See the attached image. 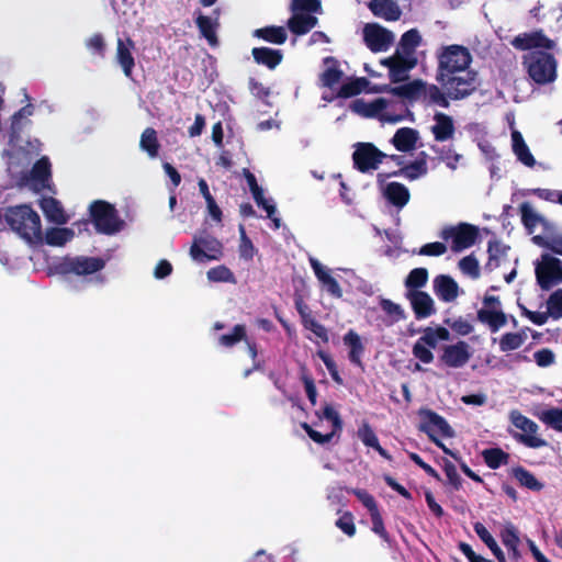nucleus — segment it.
<instances>
[{
    "instance_id": "19",
    "label": "nucleus",
    "mask_w": 562,
    "mask_h": 562,
    "mask_svg": "<svg viewBox=\"0 0 562 562\" xmlns=\"http://www.w3.org/2000/svg\"><path fill=\"white\" fill-rule=\"evenodd\" d=\"M239 341L246 342L249 356L254 360V369H258L259 363L256 362L257 349H256L255 344L250 342L247 339L246 327L244 325L234 326L232 333L224 334V335L220 336V338H218V344L223 347H233L234 345H236Z\"/></svg>"
},
{
    "instance_id": "37",
    "label": "nucleus",
    "mask_w": 562,
    "mask_h": 562,
    "mask_svg": "<svg viewBox=\"0 0 562 562\" xmlns=\"http://www.w3.org/2000/svg\"><path fill=\"white\" fill-rule=\"evenodd\" d=\"M252 35L257 38L276 45L284 44L288 38L285 29L283 26L276 25L256 29Z\"/></svg>"
},
{
    "instance_id": "44",
    "label": "nucleus",
    "mask_w": 562,
    "mask_h": 562,
    "mask_svg": "<svg viewBox=\"0 0 562 562\" xmlns=\"http://www.w3.org/2000/svg\"><path fill=\"white\" fill-rule=\"evenodd\" d=\"M527 340V334L525 331L506 333L499 340V349L503 352L514 351L519 349Z\"/></svg>"
},
{
    "instance_id": "54",
    "label": "nucleus",
    "mask_w": 562,
    "mask_h": 562,
    "mask_svg": "<svg viewBox=\"0 0 562 562\" xmlns=\"http://www.w3.org/2000/svg\"><path fill=\"white\" fill-rule=\"evenodd\" d=\"M432 150L438 154L439 158L446 162L450 169H456L458 162L461 159V155L456 153L452 146H442L441 148L431 147Z\"/></svg>"
},
{
    "instance_id": "47",
    "label": "nucleus",
    "mask_w": 562,
    "mask_h": 562,
    "mask_svg": "<svg viewBox=\"0 0 562 562\" xmlns=\"http://www.w3.org/2000/svg\"><path fill=\"white\" fill-rule=\"evenodd\" d=\"M538 418L554 430L562 431V406L543 409Z\"/></svg>"
},
{
    "instance_id": "15",
    "label": "nucleus",
    "mask_w": 562,
    "mask_h": 562,
    "mask_svg": "<svg viewBox=\"0 0 562 562\" xmlns=\"http://www.w3.org/2000/svg\"><path fill=\"white\" fill-rule=\"evenodd\" d=\"M472 357V348L465 341L447 345L440 356L441 362L449 368L459 369L464 367Z\"/></svg>"
},
{
    "instance_id": "46",
    "label": "nucleus",
    "mask_w": 562,
    "mask_h": 562,
    "mask_svg": "<svg viewBox=\"0 0 562 562\" xmlns=\"http://www.w3.org/2000/svg\"><path fill=\"white\" fill-rule=\"evenodd\" d=\"M502 542L504 546L510 551L514 559H518L520 557V552L518 550L519 537L512 524H507L501 533Z\"/></svg>"
},
{
    "instance_id": "9",
    "label": "nucleus",
    "mask_w": 562,
    "mask_h": 562,
    "mask_svg": "<svg viewBox=\"0 0 562 562\" xmlns=\"http://www.w3.org/2000/svg\"><path fill=\"white\" fill-rule=\"evenodd\" d=\"M510 423L520 430L516 438L529 448H541L547 446V441L538 436L539 426L518 411H512L509 414Z\"/></svg>"
},
{
    "instance_id": "64",
    "label": "nucleus",
    "mask_w": 562,
    "mask_h": 562,
    "mask_svg": "<svg viewBox=\"0 0 562 562\" xmlns=\"http://www.w3.org/2000/svg\"><path fill=\"white\" fill-rule=\"evenodd\" d=\"M446 251H447L446 244H443L441 241H435V243H428V244L424 245L419 250V255L437 257V256H441V255L446 254Z\"/></svg>"
},
{
    "instance_id": "16",
    "label": "nucleus",
    "mask_w": 562,
    "mask_h": 562,
    "mask_svg": "<svg viewBox=\"0 0 562 562\" xmlns=\"http://www.w3.org/2000/svg\"><path fill=\"white\" fill-rule=\"evenodd\" d=\"M420 429L425 431L431 440L436 439V435L440 434L446 437H451L453 431L448 423L438 414L429 409H420Z\"/></svg>"
},
{
    "instance_id": "28",
    "label": "nucleus",
    "mask_w": 562,
    "mask_h": 562,
    "mask_svg": "<svg viewBox=\"0 0 562 562\" xmlns=\"http://www.w3.org/2000/svg\"><path fill=\"white\" fill-rule=\"evenodd\" d=\"M317 23L318 19L312 14L292 12L286 26L293 34L301 36L307 34Z\"/></svg>"
},
{
    "instance_id": "60",
    "label": "nucleus",
    "mask_w": 562,
    "mask_h": 562,
    "mask_svg": "<svg viewBox=\"0 0 562 562\" xmlns=\"http://www.w3.org/2000/svg\"><path fill=\"white\" fill-rule=\"evenodd\" d=\"M207 279L214 282L235 281L232 271L225 266H218L209 270Z\"/></svg>"
},
{
    "instance_id": "30",
    "label": "nucleus",
    "mask_w": 562,
    "mask_h": 562,
    "mask_svg": "<svg viewBox=\"0 0 562 562\" xmlns=\"http://www.w3.org/2000/svg\"><path fill=\"white\" fill-rule=\"evenodd\" d=\"M195 24L202 37H204L209 45L214 47L218 44L216 30L218 27L217 18L214 20L211 16L204 15L201 11L196 12Z\"/></svg>"
},
{
    "instance_id": "22",
    "label": "nucleus",
    "mask_w": 562,
    "mask_h": 562,
    "mask_svg": "<svg viewBox=\"0 0 562 562\" xmlns=\"http://www.w3.org/2000/svg\"><path fill=\"white\" fill-rule=\"evenodd\" d=\"M134 48L135 43L131 37H127L125 41L122 38L117 40L116 60L127 78L132 77L133 68L135 66V59L132 54Z\"/></svg>"
},
{
    "instance_id": "58",
    "label": "nucleus",
    "mask_w": 562,
    "mask_h": 562,
    "mask_svg": "<svg viewBox=\"0 0 562 562\" xmlns=\"http://www.w3.org/2000/svg\"><path fill=\"white\" fill-rule=\"evenodd\" d=\"M532 239L538 246L547 248V249L551 250L552 252L562 256V237L561 236L544 238L542 236L537 235Z\"/></svg>"
},
{
    "instance_id": "14",
    "label": "nucleus",
    "mask_w": 562,
    "mask_h": 562,
    "mask_svg": "<svg viewBox=\"0 0 562 562\" xmlns=\"http://www.w3.org/2000/svg\"><path fill=\"white\" fill-rule=\"evenodd\" d=\"M363 41L372 53L386 50L394 41V35L387 29L376 23L366 24Z\"/></svg>"
},
{
    "instance_id": "25",
    "label": "nucleus",
    "mask_w": 562,
    "mask_h": 562,
    "mask_svg": "<svg viewBox=\"0 0 562 562\" xmlns=\"http://www.w3.org/2000/svg\"><path fill=\"white\" fill-rule=\"evenodd\" d=\"M69 270L78 276H87L102 270L105 261L99 257H77L69 263Z\"/></svg>"
},
{
    "instance_id": "61",
    "label": "nucleus",
    "mask_w": 562,
    "mask_h": 562,
    "mask_svg": "<svg viewBox=\"0 0 562 562\" xmlns=\"http://www.w3.org/2000/svg\"><path fill=\"white\" fill-rule=\"evenodd\" d=\"M432 348L417 340L413 347V355L423 363H430L434 360Z\"/></svg>"
},
{
    "instance_id": "18",
    "label": "nucleus",
    "mask_w": 562,
    "mask_h": 562,
    "mask_svg": "<svg viewBox=\"0 0 562 562\" xmlns=\"http://www.w3.org/2000/svg\"><path fill=\"white\" fill-rule=\"evenodd\" d=\"M512 44L520 50L533 48L553 49L555 46L554 42L547 37L541 30L519 34L512 41Z\"/></svg>"
},
{
    "instance_id": "53",
    "label": "nucleus",
    "mask_w": 562,
    "mask_h": 562,
    "mask_svg": "<svg viewBox=\"0 0 562 562\" xmlns=\"http://www.w3.org/2000/svg\"><path fill=\"white\" fill-rule=\"evenodd\" d=\"M291 12L300 13H319L322 11L321 0H292L290 5Z\"/></svg>"
},
{
    "instance_id": "42",
    "label": "nucleus",
    "mask_w": 562,
    "mask_h": 562,
    "mask_svg": "<svg viewBox=\"0 0 562 562\" xmlns=\"http://www.w3.org/2000/svg\"><path fill=\"white\" fill-rule=\"evenodd\" d=\"M344 342L346 346L349 347V359L355 364L360 366L361 364V357L363 353V345L361 342L360 336L353 331L349 330L345 337Z\"/></svg>"
},
{
    "instance_id": "40",
    "label": "nucleus",
    "mask_w": 562,
    "mask_h": 562,
    "mask_svg": "<svg viewBox=\"0 0 562 562\" xmlns=\"http://www.w3.org/2000/svg\"><path fill=\"white\" fill-rule=\"evenodd\" d=\"M139 147L151 158L158 156L160 144L155 128L147 127L144 130L140 135Z\"/></svg>"
},
{
    "instance_id": "57",
    "label": "nucleus",
    "mask_w": 562,
    "mask_h": 562,
    "mask_svg": "<svg viewBox=\"0 0 562 562\" xmlns=\"http://www.w3.org/2000/svg\"><path fill=\"white\" fill-rule=\"evenodd\" d=\"M357 436L367 447L374 448L379 443L378 437L367 422L361 423Z\"/></svg>"
},
{
    "instance_id": "7",
    "label": "nucleus",
    "mask_w": 562,
    "mask_h": 562,
    "mask_svg": "<svg viewBox=\"0 0 562 562\" xmlns=\"http://www.w3.org/2000/svg\"><path fill=\"white\" fill-rule=\"evenodd\" d=\"M480 236L479 227L469 223H459L454 226L445 227L440 237L445 241L451 240L450 248L453 252H460L472 247Z\"/></svg>"
},
{
    "instance_id": "43",
    "label": "nucleus",
    "mask_w": 562,
    "mask_h": 562,
    "mask_svg": "<svg viewBox=\"0 0 562 562\" xmlns=\"http://www.w3.org/2000/svg\"><path fill=\"white\" fill-rule=\"evenodd\" d=\"M474 531L479 536V538L488 547V549L493 552V554L496 557L498 562H506L505 555L493 538V536L490 533V531L485 528V526L481 522H476L474 525Z\"/></svg>"
},
{
    "instance_id": "23",
    "label": "nucleus",
    "mask_w": 562,
    "mask_h": 562,
    "mask_svg": "<svg viewBox=\"0 0 562 562\" xmlns=\"http://www.w3.org/2000/svg\"><path fill=\"white\" fill-rule=\"evenodd\" d=\"M407 296L417 318H426L435 313L434 301L427 293L413 289Z\"/></svg>"
},
{
    "instance_id": "51",
    "label": "nucleus",
    "mask_w": 562,
    "mask_h": 562,
    "mask_svg": "<svg viewBox=\"0 0 562 562\" xmlns=\"http://www.w3.org/2000/svg\"><path fill=\"white\" fill-rule=\"evenodd\" d=\"M513 475L520 485L529 490L540 491L543 487V484L540 483L532 473L525 470L524 468L514 469Z\"/></svg>"
},
{
    "instance_id": "35",
    "label": "nucleus",
    "mask_w": 562,
    "mask_h": 562,
    "mask_svg": "<svg viewBox=\"0 0 562 562\" xmlns=\"http://www.w3.org/2000/svg\"><path fill=\"white\" fill-rule=\"evenodd\" d=\"M513 140V151L516 155L517 159L527 167H533L536 165V159L533 155L530 153L528 145L526 144L522 135L518 131H514L512 133Z\"/></svg>"
},
{
    "instance_id": "32",
    "label": "nucleus",
    "mask_w": 562,
    "mask_h": 562,
    "mask_svg": "<svg viewBox=\"0 0 562 562\" xmlns=\"http://www.w3.org/2000/svg\"><path fill=\"white\" fill-rule=\"evenodd\" d=\"M422 43V35L416 29L406 31L398 42V45L394 53L406 57H417L416 49Z\"/></svg>"
},
{
    "instance_id": "12",
    "label": "nucleus",
    "mask_w": 562,
    "mask_h": 562,
    "mask_svg": "<svg viewBox=\"0 0 562 562\" xmlns=\"http://www.w3.org/2000/svg\"><path fill=\"white\" fill-rule=\"evenodd\" d=\"M417 57H406L394 53L392 56L381 60V65L389 69L391 82H404L409 78V71L417 66Z\"/></svg>"
},
{
    "instance_id": "3",
    "label": "nucleus",
    "mask_w": 562,
    "mask_h": 562,
    "mask_svg": "<svg viewBox=\"0 0 562 562\" xmlns=\"http://www.w3.org/2000/svg\"><path fill=\"white\" fill-rule=\"evenodd\" d=\"M436 57V79L467 70L472 63L470 50L465 46L458 44L440 47Z\"/></svg>"
},
{
    "instance_id": "2",
    "label": "nucleus",
    "mask_w": 562,
    "mask_h": 562,
    "mask_svg": "<svg viewBox=\"0 0 562 562\" xmlns=\"http://www.w3.org/2000/svg\"><path fill=\"white\" fill-rule=\"evenodd\" d=\"M4 222L29 243L42 240L41 218L30 205L21 204L7 207Z\"/></svg>"
},
{
    "instance_id": "24",
    "label": "nucleus",
    "mask_w": 562,
    "mask_h": 562,
    "mask_svg": "<svg viewBox=\"0 0 562 562\" xmlns=\"http://www.w3.org/2000/svg\"><path fill=\"white\" fill-rule=\"evenodd\" d=\"M251 55L256 64L265 66L270 70L276 69L283 59L282 50L267 46L254 47Z\"/></svg>"
},
{
    "instance_id": "48",
    "label": "nucleus",
    "mask_w": 562,
    "mask_h": 562,
    "mask_svg": "<svg viewBox=\"0 0 562 562\" xmlns=\"http://www.w3.org/2000/svg\"><path fill=\"white\" fill-rule=\"evenodd\" d=\"M381 306L386 313V326H392L405 318V312L400 304L386 299L381 300Z\"/></svg>"
},
{
    "instance_id": "56",
    "label": "nucleus",
    "mask_w": 562,
    "mask_h": 562,
    "mask_svg": "<svg viewBox=\"0 0 562 562\" xmlns=\"http://www.w3.org/2000/svg\"><path fill=\"white\" fill-rule=\"evenodd\" d=\"M548 315L554 319L562 317V290L550 295L547 302Z\"/></svg>"
},
{
    "instance_id": "39",
    "label": "nucleus",
    "mask_w": 562,
    "mask_h": 562,
    "mask_svg": "<svg viewBox=\"0 0 562 562\" xmlns=\"http://www.w3.org/2000/svg\"><path fill=\"white\" fill-rule=\"evenodd\" d=\"M366 77L353 78L340 86L336 93V98L348 99L360 94L369 86Z\"/></svg>"
},
{
    "instance_id": "52",
    "label": "nucleus",
    "mask_w": 562,
    "mask_h": 562,
    "mask_svg": "<svg viewBox=\"0 0 562 562\" xmlns=\"http://www.w3.org/2000/svg\"><path fill=\"white\" fill-rule=\"evenodd\" d=\"M519 211L521 222L529 232H532V229L542 221V217L533 211L528 202H522L519 205Z\"/></svg>"
},
{
    "instance_id": "49",
    "label": "nucleus",
    "mask_w": 562,
    "mask_h": 562,
    "mask_svg": "<svg viewBox=\"0 0 562 562\" xmlns=\"http://www.w3.org/2000/svg\"><path fill=\"white\" fill-rule=\"evenodd\" d=\"M52 176L50 162L47 157L36 160L31 170V177L34 181L44 184Z\"/></svg>"
},
{
    "instance_id": "27",
    "label": "nucleus",
    "mask_w": 562,
    "mask_h": 562,
    "mask_svg": "<svg viewBox=\"0 0 562 562\" xmlns=\"http://www.w3.org/2000/svg\"><path fill=\"white\" fill-rule=\"evenodd\" d=\"M369 9L375 16L386 21H397L402 15V11L394 0H371Z\"/></svg>"
},
{
    "instance_id": "21",
    "label": "nucleus",
    "mask_w": 562,
    "mask_h": 562,
    "mask_svg": "<svg viewBox=\"0 0 562 562\" xmlns=\"http://www.w3.org/2000/svg\"><path fill=\"white\" fill-rule=\"evenodd\" d=\"M408 115L412 113L405 101L385 98V109L381 113L382 123L394 124L405 120Z\"/></svg>"
},
{
    "instance_id": "36",
    "label": "nucleus",
    "mask_w": 562,
    "mask_h": 562,
    "mask_svg": "<svg viewBox=\"0 0 562 562\" xmlns=\"http://www.w3.org/2000/svg\"><path fill=\"white\" fill-rule=\"evenodd\" d=\"M387 201L396 207L405 206L409 201L408 189L400 182H390L384 190Z\"/></svg>"
},
{
    "instance_id": "20",
    "label": "nucleus",
    "mask_w": 562,
    "mask_h": 562,
    "mask_svg": "<svg viewBox=\"0 0 562 562\" xmlns=\"http://www.w3.org/2000/svg\"><path fill=\"white\" fill-rule=\"evenodd\" d=\"M434 121L435 124L430 127V131L436 142L443 143L453 138L456 126L450 115L443 112H436Z\"/></svg>"
},
{
    "instance_id": "45",
    "label": "nucleus",
    "mask_w": 562,
    "mask_h": 562,
    "mask_svg": "<svg viewBox=\"0 0 562 562\" xmlns=\"http://www.w3.org/2000/svg\"><path fill=\"white\" fill-rule=\"evenodd\" d=\"M427 171H428V168H427L425 151L420 153L418 159L402 167V172H404V177L409 180L418 179L419 177L426 175Z\"/></svg>"
},
{
    "instance_id": "10",
    "label": "nucleus",
    "mask_w": 562,
    "mask_h": 562,
    "mask_svg": "<svg viewBox=\"0 0 562 562\" xmlns=\"http://www.w3.org/2000/svg\"><path fill=\"white\" fill-rule=\"evenodd\" d=\"M222 255V244L207 232L194 235L190 256L198 262L217 259Z\"/></svg>"
},
{
    "instance_id": "41",
    "label": "nucleus",
    "mask_w": 562,
    "mask_h": 562,
    "mask_svg": "<svg viewBox=\"0 0 562 562\" xmlns=\"http://www.w3.org/2000/svg\"><path fill=\"white\" fill-rule=\"evenodd\" d=\"M450 333L445 327H427L423 330L419 341L435 349L440 340H449Z\"/></svg>"
},
{
    "instance_id": "26",
    "label": "nucleus",
    "mask_w": 562,
    "mask_h": 562,
    "mask_svg": "<svg viewBox=\"0 0 562 562\" xmlns=\"http://www.w3.org/2000/svg\"><path fill=\"white\" fill-rule=\"evenodd\" d=\"M418 139L419 133L417 130L412 127H401L393 135L391 144L398 151L407 153L416 147Z\"/></svg>"
},
{
    "instance_id": "31",
    "label": "nucleus",
    "mask_w": 562,
    "mask_h": 562,
    "mask_svg": "<svg viewBox=\"0 0 562 562\" xmlns=\"http://www.w3.org/2000/svg\"><path fill=\"white\" fill-rule=\"evenodd\" d=\"M324 63L327 67L319 76L321 85L333 90L341 81L344 71L340 69L339 61L335 57H326Z\"/></svg>"
},
{
    "instance_id": "13",
    "label": "nucleus",
    "mask_w": 562,
    "mask_h": 562,
    "mask_svg": "<svg viewBox=\"0 0 562 562\" xmlns=\"http://www.w3.org/2000/svg\"><path fill=\"white\" fill-rule=\"evenodd\" d=\"M319 420L326 419L330 423L331 430L327 434H321L313 429L308 424H303V429L307 432L310 438L317 443H326L339 431L342 427V422L338 412L329 404H326L322 412L316 413Z\"/></svg>"
},
{
    "instance_id": "50",
    "label": "nucleus",
    "mask_w": 562,
    "mask_h": 562,
    "mask_svg": "<svg viewBox=\"0 0 562 562\" xmlns=\"http://www.w3.org/2000/svg\"><path fill=\"white\" fill-rule=\"evenodd\" d=\"M458 267L462 274L470 279H477L480 277V265L474 254H470L459 260Z\"/></svg>"
},
{
    "instance_id": "34",
    "label": "nucleus",
    "mask_w": 562,
    "mask_h": 562,
    "mask_svg": "<svg viewBox=\"0 0 562 562\" xmlns=\"http://www.w3.org/2000/svg\"><path fill=\"white\" fill-rule=\"evenodd\" d=\"M508 247L504 246L501 241L493 239L487 244L488 260L484 266L485 271H493L506 262V251Z\"/></svg>"
},
{
    "instance_id": "63",
    "label": "nucleus",
    "mask_w": 562,
    "mask_h": 562,
    "mask_svg": "<svg viewBox=\"0 0 562 562\" xmlns=\"http://www.w3.org/2000/svg\"><path fill=\"white\" fill-rule=\"evenodd\" d=\"M533 359L539 367L547 368L554 363L555 355L551 349L543 348L533 353Z\"/></svg>"
},
{
    "instance_id": "17",
    "label": "nucleus",
    "mask_w": 562,
    "mask_h": 562,
    "mask_svg": "<svg viewBox=\"0 0 562 562\" xmlns=\"http://www.w3.org/2000/svg\"><path fill=\"white\" fill-rule=\"evenodd\" d=\"M536 281H562V261L549 254L541 255L536 265Z\"/></svg>"
},
{
    "instance_id": "33",
    "label": "nucleus",
    "mask_w": 562,
    "mask_h": 562,
    "mask_svg": "<svg viewBox=\"0 0 562 562\" xmlns=\"http://www.w3.org/2000/svg\"><path fill=\"white\" fill-rule=\"evenodd\" d=\"M41 207L48 221L63 225L68 221V216L58 200L53 196L43 198L41 201Z\"/></svg>"
},
{
    "instance_id": "4",
    "label": "nucleus",
    "mask_w": 562,
    "mask_h": 562,
    "mask_svg": "<svg viewBox=\"0 0 562 562\" xmlns=\"http://www.w3.org/2000/svg\"><path fill=\"white\" fill-rule=\"evenodd\" d=\"M436 81L449 91L451 100L459 101L472 95L480 87L479 75L473 69H467L453 75L436 79Z\"/></svg>"
},
{
    "instance_id": "8",
    "label": "nucleus",
    "mask_w": 562,
    "mask_h": 562,
    "mask_svg": "<svg viewBox=\"0 0 562 562\" xmlns=\"http://www.w3.org/2000/svg\"><path fill=\"white\" fill-rule=\"evenodd\" d=\"M387 155L372 143H358L352 153L353 167L361 173L376 170Z\"/></svg>"
},
{
    "instance_id": "38",
    "label": "nucleus",
    "mask_w": 562,
    "mask_h": 562,
    "mask_svg": "<svg viewBox=\"0 0 562 562\" xmlns=\"http://www.w3.org/2000/svg\"><path fill=\"white\" fill-rule=\"evenodd\" d=\"M75 237V232L68 227H50L45 233V243L49 246L61 247Z\"/></svg>"
},
{
    "instance_id": "6",
    "label": "nucleus",
    "mask_w": 562,
    "mask_h": 562,
    "mask_svg": "<svg viewBox=\"0 0 562 562\" xmlns=\"http://www.w3.org/2000/svg\"><path fill=\"white\" fill-rule=\"evenodd\" d=\"M89 213L95 231L100 234L113 235L123 227L124 222L119 217L116 209L106 201H93Z\"/></svg>"
},
{
    "instance_id": "59",
    "label": "nucleus",
    "mask_w": 562,
    "mask_h": 562,
    "mask_svg": "<svg viewBox=\"0 0 562 562\" xmlns=\"http://www.w3.org/2000/svg\"><path fill=\"white\" fill-rule=\"evenodd\" d=\"M436 293L441 300L451 302L459 294L458 283H438Z\"/></svg>"
},
{
    "instance_id": "55",
    "label": "nucleus",
    "mask_w": 562,
    "mask_h": 562,
    "mask_svg": "<svg viewBox=\"0 0 562 562\" xmlns=\"http://www.w3.org/2000/svg\"><path fill=\"white\" fill-rule=\"evenodd\" d=\"M483 458L491 469H497L506 463L507 454L501 449H486L483 451Z\"/></svg>"
},
{
    "instance_id": "29",
    "label": "nucleus",
    "mask_w": 562,
    "mask_h": 562,
    "mask_svg": "<svg viewBox=\"0 0 562 562\" xmlns=\"http://www.w3.org/2000/svg\"><path fill=\"white\" fill-rule=\"evenodd\" d=\"M385 109V98H378L371 102L363 100H355L351 104V110L364 117L378 119L381 122V113Z\"/></svg>"
},
{
    "instance_id": "1",
    "label": "nucleus",
    "mask_w": 562,
    "mask_h": 562,
    "mask_svg": "<svg viewBox=\"0 0 562 562\" xmlns=\"http://www.w3.org/2000/svg\"><path fill=\"white\" fill-rule=\"evenodd\" d=\"M443 88L435 83H427L422 79H414L407 83L396 87L386 86L382 91L392 93L395 97L414 101L422 99L427 105H437L443 109L450 106L451 97L449 91H443Z\"/></svg>"
},
{
    "instance_id": "62",
    "label": "nucleus",
    "mask_w": 562,
    "mask_h": 562,
    "mask_svg": "<svg viewBox=\"0 0 562 562\" xmlns=\"http://www.w3.org/2000/svg\"><path fill=\"white\" fill-rule=\"evenodd\" d=\"M240 231V245H239V254L240 257L245 259H252L255 247L251 240L246 235L245 228L243 225L239 226Z\"/></svg>"
},
{
    "instance_id": "11",
    "label": "nucleus",
    "mask_w": 562,
    "mask_h": 562,
    "mask_svg": "<svg viewBox=\"0 0 562 562\" xmlns=\"http://www.w3.org/2000/svg\"><path fill=\"white\" fill-rule=\"evenodd\" d=\"M477 318L487 325L493 333L498 331L507 323L499 300L496 296L487 295L484 297L483 306L477 312Z\"/></svg>"
},
{
    "instance_id": "5",
    "label": "nucleus",
    "mask_w": 562,
    "mask_h": 562,
    "mask_svg": "<svg viewBox=\"0 0 562 562\" xmlns=\"http://www.w3.org/2000/svg\"><path fill=\"white\" fill-rule=\"evenodd\" d=\"M524 65L529 77L538 85L552 82L557 77V60L550 53L532 50L524 57Z\"/></svg>"
}]
</instances>
